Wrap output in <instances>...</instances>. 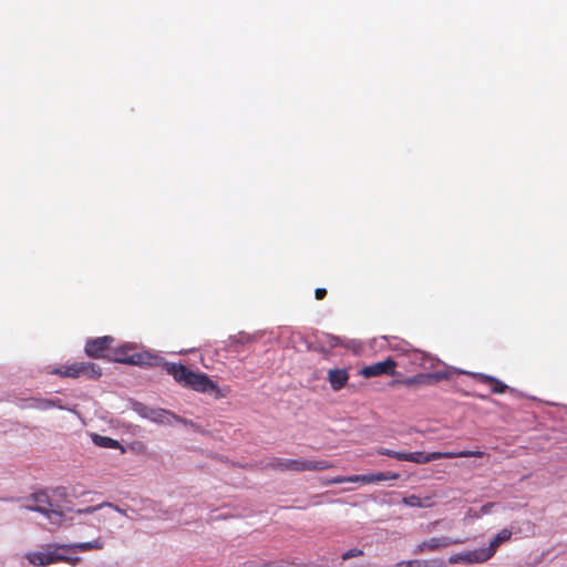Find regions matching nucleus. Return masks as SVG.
Returning a JSON list of instances; mask_svg holds the SVG:
<instances>
[{"label": "nucleus", "mask_w": 567, "mask_h": 567, "mask_svg": "<svg viewBox=\"0 0 567 567\" xmlns=\"http://www.w3.org/2000/svg\"><path fill=\"white\" fill-rule=\"evenodd\" d=\"M375 453L379 454V455L394 457V458H396L399 461H402V456H400V455H403V452H401V451H393V450H390V449H386V447H378L375 450Z\"/></svg>", "instance_id": "nucleus-26"}, {"label": "nucleus", "mask_w": 567, "mask_h": 567, "mask_svg": "<svg viewBox=\"0 0 567 567\" xmlns=\"http://www.w3.org/2000/svg\"><path fill=\"white\" fill-rule=\"evenodd\" d=\"M91 439H92V442L99 446V447H103V449H120L122 453L125 452L124 447H122V445L120 444L118 441L112 439V437H109V436H104V435H100V434H96V433H93L91 435Z\"/></svg>", "instance_id": "nucleus-18"}, {"label": "nucleus", "mask_w": 567, "mask_h": 567, "mask_svg": "<svg viewBox=\"0 0 567 567\" xmlns=\"http://www.w3.org/2000/svg\"><path fill=\"white\" fill-rule=\"evenodd\" d=\"M512 530L508 528L502 529L499 533H497L489 542L487 546H484L485 551L487 553L489 559L495 555L497 548L511 540L512 538Z\"/></svg>", "instance_id": "nucleus-14"}, {"label": "nucleus", "mask_w": 567, "mask_h": 567, "mask_svg": "<svg viewBox=\"0 0 567 567\" xmlns=\"http://www.w3.org/2000/svg\"><path fill=\"white\" fill-rule=\"evenodd\" d=\"M53 373L61 377L79 378L80 375H86L91 379H95L101 375V369L91 362H75L62 365L55 369Z\"/></svg>", "instance_id": "nucleus-8"}, {"label": "nucleus", "mask_w": 567, "mask_h": 567, "mask_svg": "<svg viewBox=\"0 0 567 567\" xmlns=\"http://www.w3.org/2000/svg\"><path fill=\"white\" fill-rule=\"evenodd\" d=\"M408 560H401V561H398L396 564L393 565V567H409V565H406Z\"/></svg>", "instance_id": "nucleus-34"}, {"label": "nucleus", "mask_w": 567, "mask_h": 567, "mask_svg": "<svg viewBox=\"0 0 567 567\" xmlns=\"http://www.w3.org/2000/svg\"><path fill=\"white\" fill-rule=\"evenodd\" d=\"M466 517L472 518V519H478L482 517V514H481L480 509L470 508L466 513Z\"/></svg>", "instance_id": "nucleus-30"}, {"label": "nucleus", "mask_w": 567, "mask_h": 567, "mask_svg": "<svg viewBox=\"0 0 567 567\" xmlns=\"http://www.w3.org/2000/svg\"><path fill=\"white\" fill-rule=\"evenodd\" d=\"M462 540L451 538L447 536L431 537L420 542L413 549L414 555H421L425 553H433L441 548L449 547L451 545L461 544Z\"/></svg>", "instance_id": "nucleus-9"}, {"label": "nucleus", "mask_w": 567, "mask_h": 567, "mask_svg": "<svg viewBox=\"0 0 567 567\" xmlns=\"http://www.w3.org/2000/svg\"><path fill=\"white\" fill-rule=\"evenodd\" d=\"M332 340L334 341L332 344L336 346L338 341V337H333Z\"/></svg>", "instance_id": "nucleus-35"}, {"label": "nucleus", "mask_w": 567, "mask_h": 567, "mask_svg": "<svg viewBox=\"0 0 567 567\" xmlns=\"http://www.w3.org/2000/svg\"><path fill=\"white\" fill-rule=\"evenodd\" d=\"M162 369L183 386L190 388L202 393H214L215 396H221L217 383L204 373L189 371L181 363H172L164 361Z\"/></svg>", "instance_id": "nucleus-2"}, {"label": "nucleus", "mask_w": 567, "mask_h": 567, "mask_svg": "<svg viewBox=\"0 0 567 567\" xmlns=\"http://www.w3.org/2000/svg\"><path fill=\"white\" fill-rule=\"evenodd\" d=\"M134 349L135 346L132 343H124L114 349L112 360L134 365L163 367L165 360L162 357L148 352H134Z\"/></svg>", "instance_id": "nucleus-4"}, {"label": "nucleus", "mask_w": 567, "mask_h": 567, "mask_svg": "<svg viewBox=\"0 0 567 567\" xmlns=\"http://www.w3.org/2000/svg\"><path fill=\"white\" fill-rule=\"evenodd\" d=\"M495 506V503H487V504H484L481 508H480V512L482 514V516L484 515H487L492 512L493 507Z\"/></svg>", "instance_id": "nucleus-31"}, {"label": "nucleus", "mask_w": 567, "mask_h": 567, "mask_svg": "<svg viewBox=\"0 0 567 567\" xmlns=\"http://www.w3.org/2000/svg\"><path fill=\"white\" fill-rule=\"evenodd\" d=\"M275 467L282 471H323L333 467V465L324 460H305V458H278L274 464Z\"/></svg>", "instance_id": "nucleus-7"}, {"label": "nucleus", "mask_w": 567, "mask_h": 567, "mask_svg": "<svg viewBox=\"0 0 567 567\" xmlns=\"http://www.w3.org/2000/svg\"><path fill=\"white\" fill-rule=\"evenodd\" d=\"M103 508H109V509L115 512L116 514H120L122 516H125V517L132 519V517L128 515V509L122 508V507H120L113 503H110V502H103L95 506H87L84 508H79V509L74 511V514L78 516H86V515L95 514V512L102 511Z\"/></svg>", "instance_id": "nucleus-13"}, {"label": "nucleus", "mask_w": 567, "mask_h": 567, "mask_svg": "<svg viewBox=\"0 0 567 567\" xmlns=\"http://www.w3.org/2000/svg\"><path fill=\"white\" fill-rule=\"evenodd\" d=\"M395 367H396V363L394 360L386 359L384 361H380V362L373 363L371 365L364 367L361 370V374L364 378H372V377H378L381 374L393 375L395 373Z\"/></svg>", "instance_id": "nucleus-11"}, {"label": "nucleus", "mask_w": 567, "mask_h": 567, "mask_svg": "<svg viewBox=\"0 0 567 567\" xmlns=\"http://www.w3.org/2000/svg\"><path fill=\"white\" fill-rule=\"evenodd\" d=\"M29 406L40 411H47L51 409V402L50 399L44 398L32 399L29 403Z\"/></svg>", "instance_id": "nucleus-25"}, {"label": "nucleus", "mask_w": 567, "mask_h": 567, "mask_svg": "<svg viewBox=\"0 0 567 567\" xmlns=\"http://www.w3.org/2000/svg\"><path fill=\"white\" fill-rule=\"evenodd\" d=\"M328 380L334 391L341 390L349 380V373L346 369H333L329 371Z\"/></svg>", "instance_id": "nucleus-15"}, {"label": "nucleus", "mask_w": 567, "mask_h": 567, "mask_svg": "<svg viewBox=\"0 0 567 567\" xmlns=\"http://www.w3.org/2000/svg\"><path fill=\"white\" fill-rule=\"evenodd\" d=\"M97 516L95 517V519L99 522V523H103V524H110V525H113L117 528H121L122 525H117L116 522H115V512L109 509V508H103L102 511H99L97 512Z\"/></svg>", "instance_id": "nucleus-21"}, {"label": "nucleus", "mask_w": 567, "mask_h": 567, "mask_svg": "<svg viewBox=\"0 0 567 567\" xmlns=\"http://www.w3.org/2000/svg\"><path fill=\"white\" fill-rule=\"evenodd\" d=\"M471 375L476 377L484 382L492 383L493 384L492 391L494 393H504L507 389L506 384H504L502 381H499L498 379H496L492 375L484 374V373H472V372H471Z\"/></svg>", "instance_id": "nucleus-19"}, {"label": "nucleus", "mask_w": 567, "mask_h": 567, "mask_svg": "<svg viewBox=\"0 0 567 567\" xmlns=\"http://www.w3.org/2000/svg\"><path fill=\"white\" fill-rule=\"evenodd\" d=\"M393 383L394 384H399L400 383V384L410 386V385H415V384H429V381H427V374L426 373H420V374L406 378L404 380H400V381L395 380Z\"/></svg>", "instance_id": "nucleus-22"}, {"label": "nucleus", "mask_w": 567, "mask_h": 567, "mask_svg": "<svg viewBox=\"0 0 567 567\" xmlns=\"http://www.w3.org/2000/svg\"><path fill=\"white\" fill-rule=\"evenodd\" d=\"M413 362L414 363H417L420 364L421 367L427 369V368H432L434 365V359L431 358L430 355H427L426 353L424 352H421V351H415L413 354Z\"/></svg>", "instance_id": "nucleus-23"}, {"label": "nucleus", "mask_w": 567, "mask_h": 567, "mask_svg": "<svg viewBox=\"0 0 567 567\" xmlns=\"http://www.w3.org/2000/svg\"><path fill=\"white\" fill-rule=\"evenodd\" d=\"M103 546L104 544L100 539L62 545L49 544L42 546L41 550L27 553L25 559L34 567H47L59 561H66L71 565H75L80 558L69 557L64 555L62 550L87 551L92 549H102Z\"/></svg>", "instance_id": "nucleus-1"}, {"label": "nucleus", "mask_w": 567, "mask_h": 567, "mask_svg": "<svg viewBox=\"0 0 567 567\" xmlns=\"http://www.w3.org/2000/svg\"><path fill=\"white\" fill-rule=\"evenodd\" d=\"M402 503L409 507L429 508L434 505L432 496L420 497L417 495H409L403 497Z\"/></svg>", "instance_id": "nucleus-17"}, {"label": "nucleus", "mask_w": 567, "mask_h": 567, "mask_svg": "<svg viewBox=\"0 0 567 567\" xmlns=\"http://www.w3.org/2000/svg\"><path fill=\"white\" fill-rule=\"evenodd\" d=\"M79 523H86V519H79Z\"/></svg>", "instance_id": "nucleus-36"}, {"label": "nucleus", "mask_w": 567, "mask_h": 567, "mask_svg": "<svg viewBox=\"0 0 567 567\" xmlns=\"http://www.w3.org/2000/svg\"><path fill=\"white\" fill-rule=\"evenodd\" d=\"M50 402H51V409H59V410H68V411H72L71 409H69L68 406H65L61 399L59 398H53V399H50Z\"/></svg>", "instance_id": "nucleus-29"}, {"label": "nucleus", "mask_w": 567, "mask_h": 567, "mask_svg": "<svg viewBox=\"0 0 567 567\" xmlns=\"http://www.w3.org/2000/svg\"><path fill=\"white\" fill-rule=\"evenodd\" d=\"M362 554H363V551H362L361 549L352 548V549H349V550H347V551H344V553L342 554V559H343V560H347V559H350V558H352V557L360 556V555H362Z\"/></svg>", "instance_id": "nucleus-28"}, {"label": "nucleus", "mask_w": 567, "mask_h": 567, "mask_svg": "<svg viewBox=\"0 0 567 567\" xmlns=\"http://www.w3.org/2000/svg\"><path fill=\"white\" fill-rule=\"evenodd\" d=\"M21 507L42 514L48 522L55 527L66 524L68 520H70L68 525H71L74 519V517L68 518L66 513L61 509L59 504L51 501L48 492L45 491L32 494L27 503Z\"/></svg>", "instance_id": "nucleus-3"}, {"label": "nucleus", "mask_w": 567, "mask_h": 567, "mask_svg": "<svg viewBox=\"0 0 567 567\" xmlns=\"http://www.w3.org/2000/svg\"><path fill=\"white\" fill-rule=\"evenodd\" d=\"M113 341L114 339L110 336L87 340L85 344V353L92 358H103L104 352L111 347Z\"/></svg>", "instance_id": "nucleus-12"}, {"label": "nucleus", "mask_w": 567, "mask_h": 567, "mask_svg": "<svg viewBox=\"0 0 567 567\" xmlns=\"http://www.w3.org/2000/svg\"><path fill=\"white\" fill-rule=\"evenodd\" d=\"M346 483V476H337L329 481V484H341Z\"/></svg>", "instance_id": "nucleus-33"}, {"label": "nucleus", "mask_w": 567, "mask_h": 567, "mask_svg": "<svg viewBox=\"0 0 567 567\" xmlns=\"http://www.w3.org/2000/svg\"><path fill=\"white\" fill-rule=\"evenodd\" d=\"M406 565H409V567H445V564L441 558H434L430 560L411 559L408 560Z\"/></svg>", "instance_id": "nucleus-20"}, {"label": "nucleus", "mask_w": 567, "mask_h": 567, "mask_svg": "<svg viewBox=\"0 0 567 567\" xmlns=\"http://www.w3.org/2000/svg\"><path fill=\"white\" fill-rule=\"evenodd\" d=\"M489 560L487 553L484 547L475 548L472 550H464L456 554H453L449 557V564H464V565H475L483 564Z\"/></svg>", "instance_id": "nucleus-10"}, {"label": "nucleus", "mask_w": 567, "mask_h": 567, "mask_svg": "<svg viewBox=\"0 0 567 567\" xmlns=\"http://www.w3.org/2000/svg\"><path fill=\"white\" fill-rule=\"evenodd\" d=\"M369 477L367 475H351L346 476V483H362V484H369Z\"/></svg>", "instance_id": "nucleus-27"}, {"label": "nucleus", "mask_w": 567, "mask_h": 567, "mask_svg": "<svg viewBox=\"0 0 567 567\" xmlns=\"http://www.w3.org/2000/svg\"><path fill=\"white\" fill-rule=\"evenodd\" d=\"M452 373L470 374L471 375V372L449 367L445 370L436 371V372H433V373H426L427 374L429 384L434 383V382H440V381H443V380H447V379L451 378Z\"/></svg>", "instance_id": "nucleus-16"}, {"label": "nucleus", "mask_w": 567, "mask_h": 567, "mask_svg": "<svg viewBox=\"0 0 567 567\" xmlns=\"http://www.w3.org/2000/svg\"><path fill=\"white\" fill-rule=\"evenodd\" d=\"M326 295H327V290L324 288H317L316 289V298L318 300L324 298Z\"/></svg>", "instance_id": "nucleus-32"}, {"label": "nucleus", "mask_w": 567, "mask_h": 567, "mask_svg": "<svg viewBox=\"0 0 567 567\" xmlns=\"http://www.w3.org/2000/svg\"><path fill=\"white\" fill-rule=\"evenodd\" d=\"M483 451H460V452H403L402 461L412 462L415 464H426L432 461L441 458H455V457H482L484 456Z\"/></svg>", "instance_id": "nucleus-6"}, {"label": "nucleus", "mask_w": 567, "mask_h": 567, "mask_svg": "<svg viewBox=\"0 0 567 567\" xmlns=\"http://www.w3.org/2000/svg\"><path fill=\"white\" fill-rule=\"evenodd\" d=\"M132 410L137 413L141 417L150 420L151 422L163 424V425H172L173 423H183L188 424V421L182 419L181 416L174 414L173 412L161 409V408H151L141 402H133ZM189 424H193L189 422Z\"/></svg>", "instance_id": "nucleus-5"}, {"label": "nucleus", "mask_w": 567, "mask_h": 567, "mask_svg": "<svg viewBox=\"0 0 567 567\" xmlns=\"http://www.w3.org/2000/svg\"><path fill=\"white\" fill-rule=\"evenodd\" d=\"M398 473L386 472V473H377V474H368L369 484L381 482V481H390V480H398L399 478Z\"/></svg>", "instance_id": "nucleus-24"}]
</instances>
